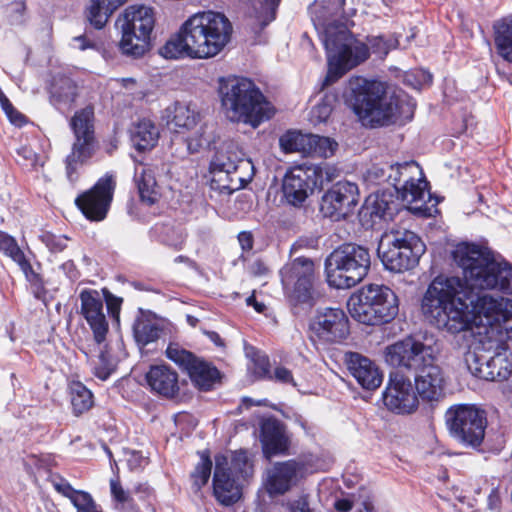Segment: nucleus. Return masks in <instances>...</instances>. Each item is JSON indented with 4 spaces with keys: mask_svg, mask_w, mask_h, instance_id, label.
Returning <instances> with one entry per match:
<instances>
[{
    "mask_svg": "<svg viewBox=\"0 0 512 512\" xmlns=\"http://www.w3.org/2000/svg\"><path fill=\"white\" fill-rule=\"evenodd\" d=\"M274 378L279 382L295 385L291 372L284 367H277L274 370Z\"/></svg>",
    "mask_w": 512,
    "mask_h": 512,
    "instance_id": "nucleus-60",
    "label": "nucleus"
},
{
    "mask_svg": "<svg viewBox=\"0 0 512 512\" xmlns=\"http://www.w3.org/2000/svg\"><path fill=\"white\" fill-rule=\"evenodd\" d=\"M307 469L303 464L294 460L276 463L274 465V474L268 480H291L292 478H302L306 476Z\"/></svg>",
    "mask_w": 512,
    "mask_h": 512,
    "instance_id": "nucleus-43",
    "label": "nucleus"
},
{
    "mask_svg": "<svg viewBox=\"0 0 512 512\" xmlns=\"http://www.w3.org/2000/svg\"><path fill=\"white\" fill-rule=\"evenodd\" d=\"M310 134L300 131H287L279 139V145L285 153L299 152L308 154Z\"/></svg>",
    "mask_w": 512,
    "mask_h": 512,
    "instance_id": "nucleus-38",
    "label": "nucleus"
},
{
    "mask_svg": "<svg viewBox=\"0 0 512 512\" xmlns=\"http://www.w3.org/2000/svg\"><path fill=\"white\" fill-rule=\"evenodd\" d=\"M385 361L394 367L415 370V390L426 402H439L445 397L448 378L436 363L435 349L419 340L407 337L385 349Z\"/></svg>",
    "mask_w": 512,
    "mask_h": 512,
    "instance_id": "nucleus-5",
    "label": "nucleus"
},
{
    "mask_svg": "<svg viewBox=\"0 0 512 512\" xmlns=\"http://www.w3.org/2000/svg\"><path fill=\"white\" fill-rule=\"evenodd\" d=\"M99 346V353L97 355V363H95V375L101 379L106 380L114 370V363L110 356L103 350L101 345Z\"/></svg>",
    "mask_w": 512,
    "mask_h": 512,
    "instance_id": "nucleus-50",
    "label": "nucleus"
},
{
    "mask_svg": "<svg viewBox=\"0 0 512 512\" xmlns=\"http://www.w3.org/2000/svg\"><path fill=\"white\" fill-rule=\"evenodd\" d=\"M218 93L223 112L231 122L244 123L256 128L274 115L271 103L248 78H220Z\"/></svg>",
    "mask_w": 512,
    "mask_h": 512,
    "instance_id": "nucleus-7",
    "label": "nucleus"
},
{
    "mask_svg": "<svg viewBox=\"0 0 512 512\" xmlns=\"http://www.w3.org/2000/svg\"><path fill=\"white\" fill-rule=\"evenodd\" d=\"M77 96V86L68 77H59L51 85V102L58 109L70 107Z\"/></svg>",
    "mask_w": 512,
    "mask_h": 512,
    "instance_id": "nucleus-32",
    "label": "nucleus"
},
{
    "mask_svg": "<svg viewBox=\"0 0 512 512\" xmlns=\"http://www.w3.org/2000/svg\"><path fill=\"white\" fill-rule=\"evenodd\" d=\"M253 475V464L246 451L239 450L231 453L230 458L219 454L215 456L213 480L247 479Z\"/></svg>",
    "mask_w": 512,
    "mask_h": 512,
    "instance_id": "nucleus-24",
    "label": "nucleus"
},
{
    "mask_svg": "<svg viewBox=\"0 0 512 512\" xmlns=\"http://www.w3.org/2000/svg\"><path fill=\"white\" fill-rule=\"evenodd\" d=\"M333 506L336 512H349L352 509V501L347 498L337 499Z\"/></svg>",
    "mask_w": 512,
    "mask_h": 512,
    "instance_id": "nucleus-64",
    "label": "nucleus"
},
{
    "mask_svg": "<svg viewBox=\"0 0 512 512\" xmlns=\"http://www.w3.org/2000/svg\"><path fill=\"white\" fill-rule=\"evenodd\" d=\"M0 251L17 263L26 275L32 272V267L23 251L20 249L17 241L12 236L2 231H0Z\"/></svg>",
    "mask_w": 512,
    "mask_h": 512,
    "instance_id": "nucleus-37",
    "label": "nucleus"
},
{
    "mask_svg": "<svg viewBox=\"0 0 512 512\" xmlns=\"http://www.w3.org/2000/svg\"><path fill=\"white\" fill-rule=\"evenodd\" d=\"M254 373L258 377H265L268 375L269 360L266 356H258L254 361Z\"/></svg>",
    "mask_w": 512,
    "mask_h": 512,
    "instance_id": "nucleus-58",
    "label": "nucleus"
},
{
    "mask_svg": "<svg viewBox=\"0 0 512 512\" xmlns=\"http://www.w3.org/2000/svg\"><path fill=\"white\" fill-rule=\"evenodd\" d=\"M370 264L371 258L367 248L356 244L342 245L326 259L327 282L337 289L354 287L367 275Z\"/></svg>",
    "mask_w": 512,
    "mask_h": 512,
    "instance_id": "nucleus-10",
    "label": "nucleus"
},
{
    "mask_svg": "<svg viewBox=\"0 0 512 512\" xmlns=\"http://www.w3.org/2000/svg\"><path fill=\"white\" fill-rule=\"evenodd\" d=\"M280 275L292 303H309L314 278V263L310 259H294L281 269Z\"/></svg>",
    "mask_w": 512,
    "mask_h": 512,
    "instance_id": "nucleus-18",
    "label": "nucleus"
},
{
    "mask_svg": "<svg viewBox=\"0 0 512 512\" xmlns=\"http://www.w3.org/2000/svg\"><path fill=\"white\" fill-rule=\"evenodd\" d=\"M134 181L142 202L152 205L161 197L154 169L149 165L137 164L135 167Z\"/></svg>",
    "mask_w": 512,
    "mask_h": 512,
    "instance_id": "nucleus-28",
    "label": "nucleus"
},
{
    "mask_svg": "<svg viewBox=\"0 0 512 512\" xmlns=\"http://www.w3.org/2000/svg\"><path fill=\"white\" fill-rule=\"evenodd\" d=\"M107 309L115 317H118L122 300L120 298L108 295L106 297Z\"/></svg>",
    "mask_w": 512,
    "mask_h": 512,
    "instance_id": "nucleus-62",
    "label": "nucleus"
},
{
    "mask_svg": "<svg viewBox=\"0 0 512 512\" xmlns=\"http://www.w3.org/2000/svg\"><path fill=\"white\" fill-rule=\"evenodd\" d=\"M114 189L113 176L105 175L90 190L76 198V205L87 219L102 221L108 213Z\"/></svg>",
    "mask_w": 512,
    "mask_h": 512,
    "instance_id": "nucleus-21",
    "label": "nucleus"
},
{
    "mask_svg": "<svg viewBox=\"0 0 512 512\" xmlns=\"http://www.w3.org/2000/svg\"><path fill=\"white\" fill-rule=\"evenodd\" d=\"M111 493L114 499L120 503H126L130 499L129 493L122 488L121 482H111Z\"/></svg>",
    "mask_w": 512,
    "mask_h": 512,
    "instance_id": "nucleus-59",
    "label": "nucleus"
},
{
    "mask_svg": "<svg viewBox=\"0 0 512 512\" xmlns=\"http://www.w3.org/2000/svg\"><path fill=\"white\" fill-rule=\"evenodd\" d=\"M40 239L46 245V247L52 252L61 251L65 247L64 238L56 236L49 232L42 233L40 235Z\"/></svg>",
    "mask_w": 512,
    "mask_h": 512,
    "instance_id": "nucleus-54",
    "label": "nucleus"
},
{
    "mask_svg": "<svg viewBox=\"0 0 512 512\" xmlns=\"http://www.w3.org/2000/svg\"><path fill=\"white\" fill-rule=\"evenodd\" d=\"M31 463L36 467L35 477L43 480L54 478L57 473L52 471L54 460L49 455L31 458Z\"/></svg>",
    "mask_w": 512,
    "mask_h": 512,
    "instance_id": "nucleus-49",
    "label": "nucleus"
},
{
    "mask_svg": "<svg viewBox=\"0 0 512 512\" xmlns=\"http://www.w3.org/2000/svg\"><path fill=\"white\" fill-rule=\"evenodd\" d=\"M212 469V461L207 455L202 454L199 463L192 472L195 480H209Z\"/></svg>",
    "mask_w": 512,
    "mask_h": 512,
    "instance_id": "nucleus-52",
    "label": "nucleus"
},
{
    "mask_svg": "<svg viewBox=\"0 0 512 512\" xmlns=\"http://www.w3.org/2000/svg\"><path fill=\"white\" fill-rule=\"evenodd\" d=\"M162 329L156 320L147 317L138 318L133 325L134 338L138 345L145 346L159 339Z\"/></svg>",
    "mask_w": 512,
    "mask_h": 512,
    "instance_id": "nucleus-35",
    "label": "nucleus"
},
{
    "mask_svg": "<svg viewBox=\"0 0 512 512\" xmlns=\"http://www.w3.org/2000/svg\"><path fill=\"white\" fill-rule=\"evenodd\" d=\"M130 137L138 151L151 150L158 141L159 131L152 121L143 119L132 127Z\"/></svg>",
    "mask_w": 512,
    "mask_h": 512,
    "instance_id": "nucleus-29",
    "label": "nucleus"
},
{
    "mask_svg": "<svg viewBox=\"0 0 512 512\" xmlns=\"http://www.w3.org/2000/svg\"><path fill=\"white\" fill-rule=\"evenodd\" d=\"M70 126L75 140L71 153L66 158V169L68 178L74 181L73 174L77 166L90 159L96 150L93 107L87 106L77 111L71 119Z\"/></svg>",
    "mask_w": 512,
    "mask_h": 512,
    "instance_id": "nucleus-13",
    "label": "nucleus"
},
{
    "mask_svg": "<svg viewBox=\"0 0 512 512\" xmlns=\"http://www.w3.org/2000/svg\"><path fill=\"white\" fill-rule=\"evenodd\" d=\"M249 271L255 276H262L268 272V268L261 260H256L249 266Z\"/></svg>",
    "mask_w": 512,
    "mask_h": 512,
    "instance_id": "nucleus-63",
    "label": "nucleus"
},
{
    "mask_svg": "<svg viewBox=\"0 0 512 512\" xmlns=\"http://www.w3.org/2000/svg\"><path fill=\"white\" fill-rule=\"evenodd\" d=\"M4 112L10 122L16 126H22L26 122L25 116L18 112L13 106L11 107V110L7 109Z\"/></svg>",
    "mask_w": 512,
    "mask_h": 512,
    "instance_id": "nucleus-61",
    "label": "nucleus"
},
{
    "mask_svg": "<svg viewBox=\"0 0 512 512\" xmlns=\"http://www.w3.org/2000/svg\"><path fill=\"white\" fill-rule=\"evenodd\" d=\"M145 379L150 389L165 398H174L180 391L178 373L166 364L153 365Z\"/></svg>",
    "mask_w": 512,
    "mask_h": 512,
    "instance_id": "nucleus-27",
    "label": "nucleus"
},
{
    "mask_svg": "<svg viewBox=\"0 0 512 512\" xmlns=\"http://www.w3.org/2000/svg\"><path fill=\"white\" fill-rule=\"evenodd\" d=\"M81 314L90 326L94 341L102 345L108 333V322L103 311V299L96 290L86 289L81 291Z\"/></svg>",
    "mask_w": 512,
    "mask_h": 512,
    "instance_id": "nucleus-22",
    "label": "nucleus"
},
{
    "mask_svg": "<svg viewBox=\"0 0 512 512\" xmlns=\"http://www.w3.org/2000/svg\"><path fill=\"white\" fill-rule=\"evenodd\" d=\"M345 0H315L309 13L327 53L328 73L324 85L331 84L369 57V47L356 39L341 21Z\"/></svg>",
    "mask_w": 512,
    "mask_h": 512,
    "instance_id": "nucleus-3",
    "label": "nucleus"
},
{
    "mask_svg": "<svg viewBox=\"0 0 512 512\" xmlns=\"http://www.w3.org/2000/svg\"><path fill=\"white\" fill-rule=\"evenodd\" d=\"M55 490L69 498L78 512H96V507L89 493L74 489L69 482H53Z\"/></svg>",
    "mask_w": 512,
    "mask_h": 512,
    "instance_id": "nucleus-34",
    "label": "nucleus"
},
{
    "mask_svg": "<svg viewBox=\"0 0 512 512\" xmlns=\"http://www.w3.org/2000/svg\"><path fill=\"white\" fill-rule=\"evenodd\" d=\"M165 354L170 361L174 362L185 371L196 358L190 351L175 342L169 343Z\"/></svg>",
    "mask_w": 512,
    "mask_h": 512,
    "instance_id": "nucleus-44",
    "label": "nucleus"
},
{
    "mask_svg": "<svg viewBox=\"0 0 512 512\" xmlns=\"http://www.w3.org/2000/svg\"><path fill=\"white\" fill-rule=\"evenodd\" d=\"M308 165L294 166L287 171L282 182V191L287 202L295 207L301 206L316 189Z\"/></svg>",
    "mask_w": 512,
    "mask_h": 512,
    "instance_id": "nucleus-23",
    "label": "nucleus"
},
{
    "mask_svg": "<svg viewBox=\"0 0 512 512\" xmlns=\"http://www.w3.org/2000/svg\"><path fill=\"white\" fill-rule=\"evenodd\" d=\"M17 154L23 159L25 165L34 167L37 164V154L30 147L21 146L17 150Z\"/></svg>",
    "mask_w": 512,
    "mask_h": 512,
    "instance_id": "nucleus-57",
    "label": "nucleus"
},
{
    "mask_svg": "<svg viewBox=\"0 0 512 512\" xmlns=\"http://www.w3.org/2000/svg\"><path fill=\"white\" fill-rule=\"evenodd\" d=\"M124 460L131 470H137L143 467L147 460L140 452L134 450H124Z\"/></svg>",
    "mask_w": 512,
    "mask_h": 512,
    "instance_id": "nucleus-55",
    "label": "nucleus"
},
{
    "mask_svg": "<svg viewBox=\"0 0 512 512\" xmlns=\"http://www.w3.org/2000/svg\"><path fill=\"white\" fill-rule=\"evenodd\" d=\"M354 95L353 109L364 125L383 126L412 119L415 102L402 90H389L379 81L361 77L349 81Z\"/></svg>",
    "mask_w": 512,
    "mask_h": 512,
    "instance_id": "nucleus-6",
    "label": "nucleus"
},
{
    "mask_svg": "<svg viewBox=\"0 0 512 512\" xmlns=\"http://www.w3.org/2000/svg\"><path fill=\"white\" fill-rule=\"evenodd\" d=\"M419 395L411 380L400 374H390L387 386L382 394L385 407L399 415L414 413L419 407Z\"/></svg>",
    "mask_w": 512,
    "mask_h": 512,
    "instance_id": "nucleus-20",
    "label": "nucleus"
},
{
    "mask_svg": "<svg viewBox=\"0 0 512 512\" xmlns=\"http://www.w3.org/2000/svg\"><path fill=\"white\" fill-rule=\"evenodd\" d=\"M260 441L266 458L284 454L289 447V439L284 425L275 418H265L260 423Z\"/></svg>",
    "mask_w": 512,
    "mask_h": 512,
    "instance_id": "nucleus-26",
    "label": "nucleus"
},
{
    "mask_svg": "<svg viewBox=\"0 0 512 512\" xmlns=\"http://www.w3.org/2000/svg\"><path fill=\"white\" fill-rule=\"evenodd\" d=\"M307 155L328 158L335 154L338 143L330 137L310 134Z\"/></svg>",
    "mask_w": 512,
    "mask_h": 512,
    "instance_id": "nucleus-42",
    "label": "nucleus"
},
{
    "mask_svg": "<svg viewBox=\"0 0 512 512\" xmlns=\"http://www.w3.org/2000/svg\"><path fill=\"white\" fill-rule=\"evenodd\" d=\"M346 364L350 374L366 390H375L382 384L383 374L369 358L355 352L346 354Z\"/></svg>",
    "mask_w": 512,
    "mask_h": 512,
    "instance_id": "nucleus-25",
    "label": "nucleus"
},
{
    "mask_svg": "<svg viewBox=\"0 0 512 512\" xmlns=\"http://www.w3.org/2000/svg\"><path fill=\"white\" fill-rule=\"evenodd\" d=\"M369 43L373 53L378 54L380 56H385L392 48H395L397 46L398 41H387L384 40L382 37H374L369 40Z\"/></svg>",
    "mask_w": 512,
    "mask_h": 512,
    "instance_id": "nucleus-53",
    "label": "nucleus"
},
{
    "mask_svg": "<svg viewBox=\"0 0 512 512\" xmlns=\"http://www.w3.org/2000/svg\"><path fill=\"white\" fill-rule=\"evenodd\" d=\"M350 315L360 323L377 325L398 314V299L387 286L370 284L352 294L347 303Z\"/></svg>",
    "mask_w": 512,
    "mask_h": 512,
    "instance_id": "nucleus-9",
    "label": "nucleus"
},
{
    "mask_svg": "<svg viewBox=\"0 0 512 512\" xmlns=\"http://www.w3.org/2000/svg\"><path fill=\"white\" fill-rule=\"evenodd\" d=\"M445 419L458 442L471 447L482 443L487 425L484 411L471 405H457L447 410Z\"/></svg>",
    "mask_w": 512,
    "mask_h": 512,
    "instance_id": "nucleus-14",
    "label": "nucleus"
},
{
    "mask_svg": "<svg viewBox=\"0 0 512 512\" xmlns=\"http://www.w3.org/2000/svg\"><path fill=\"white\" fill-rule=\"evenodd\" d=\"M309 172L316 188H322L326 183L333 181L338 177V170L336 167L329 164L322 165H308Z\"/></svg>",
    "mask_w": 512,
    "mask_h": 512,
    "instance_id": "nucleus-45",
    "label": "nucleus"
},
{
    "mask_svg": "<svg viewBox=\"0 0 512 512\" xmlns=\"http://www.w3.org/2000/svg\"><path fill=\"white\" fill-rule=\"evenodd\" d=\"M111 13L103 7L97 0H91L87 9V19L96 29H101L105 26Z\"/></svg>",
    "mask_w": 512,
    "mask_h": 512,
    "instance_id": "nucleus-47",
    "label": "nucleus"
},
{
    "mask_svg": "<svg viewBox=\"0 0 512 512\" xmlns=\"http://www.w3.org/2000/svg\"><path fill=\"white\" fill-rule=\"evenodd\" d=\"M425 250L420 237L406 229H393L385 233L378 247L385 268L398 273L415 267Z\"/></svg>",
    "mask_w": 512,
    "mask_h": 512,
    "instance_id": "nucleus-11",
    "label": "nucleus"
},
{
    "mask_svg": "<svg viewBox=\"0 0 512 512\" xmlns=\"http://www.w3.org/2000/svg\"><path fill=\"white\" fill-rule=\"evenodd\" d=\"M508 306L497 309L492 318L481 317L472 320L467 327L451 331L445 327L439 329L457 335L468 333L471 340L464 356L465 364L472 375L488 381L506 380L512 372L505 339L512 338V312Z\"/></svg>",
    "mask_w": 512,
    "mask_h": 512,
    "instance_id": "nucleus-2",
    "label": "nucleus"
},
{
    "mask_svg": "<svg viewBox=\"0 0 512 512\" xmlns=\"http://www.w3.org/2000/svg\"><path fill=\"white\" fill-rule=\"evenodd\" d=\"M243 152L237 143L233 141L223 142L216 150L211 163L210 171L214 175L213 180L224 182L228 180L229 184L223 187L235 189L234 182H242L243 178L239 175V169H252V163L243 159Z\"/></svg>",
    "mask_w": 512,
    "mask_h": 512,
    "instance_id": "nucleus-17",
    "label": "nucleus"
},
{
    "mask_svg": "<svg viewBox=\"0 0 512 512\" xmlns=\"http://www.w3.org/2000/svg\"><path fill=\"white\" fill-rule=\"evenodd\" d=\"M185 232L181 227H167L162 240L165 244L179 248L185 240Z\"/></svg>",
    "mask_w": 512,
    "mask_h": 512,
    "instance_id": "nucleus-51",
    "label": "nucleus"
},
{
    "mask_svg": "<svg viewBox=\"0 0 512 512\" xmlns=\"http://www.w3.org/2000/svg\"><path fill=\"white\" fill-rule=\"evenodd\" d=\"M310 339L327 346L344 341L350 332L349 320L342 309L324 308L317 311L310 323Z\"/></svg>",
    "mask_w": 512,
    "mask_h": 512,
    "instance_id": "nucleus-16",
    "label": "nucleus"
},
{
    "mask_svg": "<svg viewBox=\"0 0 512 512\" xmlns=\"http://www.w3.org/2000/svg\"><path fill=\"white\" fill-rule=\"evenodd\" d=\"M463 278L438 276L428 286L423 299L424 315L437 327L458 331L472 320L492 318L500 307L512 312V299L481 293L495 290L512 294V264L486 247L462 242L451 251Z\"/></svg>",
    "mask_w": 512,
    "mask_h": 512,
    "instance_id": "nucleus-1",
    "label": "nucleus"
},
{
    "mask_svg": "<svg viewBox=\"0 0 512 512\" xmlns=\"http://www.w3.org/2000/svg\"><path fill=\"white\" fill-rule=\"evenodd\" d=\"M290 483L291 482H265L264 488L271 497H275L287 492L290 489Z\"/></svg>",
    "mask_w": 512,
    "mask_h": 512,
    "instance_id": "nucleus-56",
    "label": "nucleus"
},
{
    "mask_svg": "<svg viewBox=\"0 0 512 512\" xmlns=\"http://www.w3.org/2000/svg\"><path fill=\"white\" fill-rule=\"evenodd\" d=\"M213 494L220 504L230 506L241 498L242 488L237 482H213Z\"/></svg>",
    "mask_w": 512,
    "mask_h": 512,
    "instance_id": "nucleus-41",
    "label": "nucleus"
},
{
    "mask_svg": "<svg viewBox=\"0 0 512 512\" xmlns=\"http://www.w3.org/2000/svg\"><path fill=\"white\" fill-rule=\"evenodd\" d=\"M486 484L485 491L488 492L487 509L491 512H501L502 503L507 498L508 489L500 483L494 485V482H492L489 485L486 482Z\"/></svg>",
    "mask_w": 512,
    "mask_h": 512,
    "instance_id": "nucleus-46",
    "label": "nucleus"
},
{
    "mask_svg": "<svg viewBox=\"0 0 512 512\" xmlns=\"http://www.w3.org/2000/svg\"><path fill=\"white\" fill-rule=\"evenodd\" d=\"M281 0H251L250 18L255 29L262 30L276 18Z\"/></svg>",
    "mask_w": 512,
    "mask_h": 512,
    "instance_id": "nucleus-31",
    "label": "nucleus"
},
{
    "mask_svg": "<svg viewBox=\"0 0 512 512\" xmlns=\"http://www.w3.org/2000/svg\"><path fill=\"white\" fill-rule=\"evenodd\" d=\"M71 404L76 414H82L93 406V395L81 382L70 384Z\"/></svg>",
    "mask_w": 512,
    "mask_h": 512,
    "instance_id": "nucleus-39",
    "label": "nucleus"
},
{
    "mask_svg": "<svg viewBox=\"0 0 512 512\" xmlns=\"http://www.w3.org/2000/svg\"><path fill=\"white\" fill-rule=\"evenodd\" d=\"M156 14L143 4L127 6L117 17L115 26L121 37L120 51L127 56L142 57L150 50Z\"/></svg>",
    "mask_w": 512,
    "mask_h": 512,
    "instance_id": "nucleus-8",
    "label": "nucleus"
},
{
    "mask_svg": "<svg viewBox=\"0 0 512 512\" xmlns=\"http://www.w3.org/2000/svg\"><path fill=\"white\" fill-rule=\"evenodd\" d=\"M167 125L177 133H188L185 138L187 149L196 153L209 143L206 125L201 124L196 107L184 102H175L165 109Z\"/></svg>",
    "mask_w": 512,
    "mask_h": 512,
    "instance_id": "nucleus-15",
    "label": "nucleus"
},
{
    "mask_svg": "<svg viewBox=\"0 0 512 512\" xmlns=\"http://www.w3.org/2000/svg\"><path fill=\"white\" fill-rule=\"evenodd\" d=\"M495 45L499 55L512 63V17L504 18L494 24Z\"/></svg>",
    "mask_w": 512,
    "mask_h": 512,
    "instance_id": "nucleus-33",
    "label": "nucleus"
},
{
    "mask_svg": "<svg viewBox=\"0 0 512 512\" xmlns=\"http://www.w3.org/2000/svg\"><path fill=\"white\" fill-rule=\"evenodd\" d=\"M337 94L331 91L324 92L319 101L310 112V120L314 124L326 122L337 102Z\"/></svg>",
    "mask_w": 512,
    "mask_h": 512,
    "instance_id": "nucleus-40",
    "label": "nucleus"
},
{
    "mask_svg": "<svg viewBox=\"0 0 512 512\" xmlns=\"http://www.w3.org/2000/svg\"><path fill=\"white\" fill-rule=\"evenodd\" d=\"M186 371L194 385L203 390H209L219 378L215 367L198 358H195Z\"/></svg>",
    "mask_w": 512,
    "mask_h": 512,
    "instance_id": "nucleus-30",
    "label": "nucleus"
},
{
    "mask_svg": "<svg viewBox=\"0 0 512 512\" xmlns=\"http://www.w3.org/2000/svg\"><path fill=\"white\" fill-rule=\"evenodd\" d=\"M394 201L389 193H373L365 201L364 210L372 218H384L392 215Z\"/></svg>",
    "mask_w": 512,
    "mask_h": 512,
    "instance_id": "nucleus-36",
    "label": "nucleus"
},
{
    "mask_svg": "<svg viewBox=\"0 0 512 512\" xmlns=\"http://www.w3.org/2000/svg\"><path fill=\"white\" fill-rule=\"evenodd\" d=\"M401 200L412 211L419 212L429 195L421 167L415 161L390 165L389 176Z\"/></svg>",
    "mask_w": 512,
    "mask_h": 512,
    "instance_id": "nucleus-12",
    "label": "nucleus"
},
{
    "mask_svg": "<svg viewBox=\"0 0 512 512\" xmlns=\"http://www.w3.org/2000/svg\"><path fill=\"white\" fill-rule=\"evenodd\" d=\"M233 26L223 13L207 10L190 15L159 50L166 59H211L231 41Z\"/></svg>",
    "mask_w": 512,
    "mask_h": 512,
    "instance_id": "nucleus-4",
    "label": "nucleus"
},
{
    "mask_svg": "<svg viewBox=\"0 0 512 512\" xmlns=\"http://www.w3.org/2000/svg\"><path fill=\"white\" fill-rule=\"evenodd\" d=\"M359 196V189L355 183L339 181L322 196L320 211L334 221L345 219L353 213Z\"/></svg>",
    "mask_w": 512,
    "mask_h": 512,
    "instance_id": "nucleus-19",
    "label": "nucleus"
},
{
    "mask_svg": "<svg viewBox=\"0 0 512 512\" xmlns=\"http://www.w3.org/2000/svg\"><path fill=\"white\" fill-rule=\"evenodd\" d=\"M389 173L390 165H373L365 173L364 179L371 185L389 183L393 186L392 178L388 177Z\"/></svg>",
    "mask_w": 512,
    "mask_h": 512,
    "instance_id": "nucleus-48",
    "label": "nucleus"
}]
</instances>
